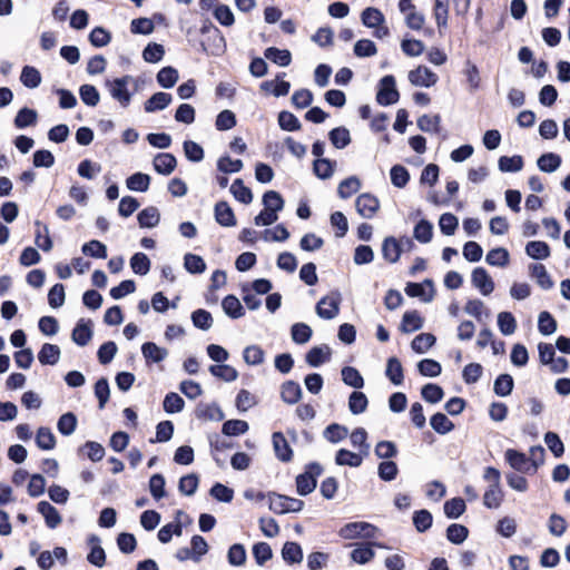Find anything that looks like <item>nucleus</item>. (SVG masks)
Listing matches in <instances>:
<instances>
[{
	"instance_id": "nucleus-1",
	"label": "nucleus",
	"mask_w": 570,
	"mask_h": 570,
	"mask_svg": "<svg viewBox=\"0 0 570 570\" xmlns=\"http://www.w3.org/2000/svg\"><path fill=\"white\" fill-rule=\"evenodd\" d=\"M134 81L135 79L127 75L121 78L106 80L105 85L112 99L118 101L121 107H127L129 106L132 97V92L129 91L128 87Z\"/></svg>"
},
{
	"instance_id": "nucleus-2",
	"label": "nucleus",
	"mask_w": 570,
	"mask_h": 570,
	"mask_svg": "<svg viewBox=\"0 0 570 570\" xmlns=\"http://www.w3.org/2000/svg\"><path fill=\"white\" fill-rule=\"evenodd\" d=\"M377 528L364 521L350 522L343 525L338 535L345 540L373 539L376 537Z\"/></svg>"
},
{
	"instance_id": "nucleus-3",
	"label": "nucleus",
	"mask_w": 570,
	"mask_h": 570,
	"mask_svg": "<svg viewBox=\"0 0 570 570\" xmlns=\"http://www.w3.org/2000/svg\"><path fill=\"white\" fill-rule=\"evenodd\" d=\"M341 302L342 297L337 291L322 297L315 307L317 316L323 320L335 318L340 313Z\"/></svg>"
},
{
	"instance_id": "nucleus-4",
	"label": "nucleus",
	"mask_w": 570,
	"mask_h": 570,
	"mask_svg": "<svg viewBox=\"0 0 570 570\" xmlns=\"http://www.w3.org/2000/svg\"><path fill=\"white\" fill-rule=\"evenodd\" d=\"M303 507L304 502L299 499L275 493L269 495V509L275 513L299 512Z\"/></svg>"
},
{
	"instance_id": "nucleus-5",
	"label": "nucleus",
	"mask_w": 570,
	"mask_h": 570,
	"mask_svg": "<svg viewBox=\"0 0 570 570\" xmlns=\"http://www.w3.org/2000/svg\"><path fill=\"white\" fill-rule=\"evenodd\" d=\"M504 458L513 470L530 475L535 473L534 463L524 453L513 449H508L504 453Z\"/></svg>"
},
{
	"instance_id": "nucleus-6",
	"label": "nucleus",
	"mask_w": 570,
	"mask_h": 570,
	"mask_svg": "<svg viewBox=\"0 0 570 570\" xmlns=\"http://www.w3.org/2000/svg\"><path fill=\"white\" fill-rule=\"evenodd\" d=\"M400 98V94L395 88V79L393 76H384L380 81V89L376 100L380 105L389 106L395 104Z\"/></svg>"
},
{
	"instance_id": "nucleus-7",
	"label": "nucleus",
	"mask_w": 570,
	"mask_h": 570,
	"mask_svg": "<svg viewBox=\"0 0 570 570\" xmlns=\"http://www.w3.org/2000/svg\"><path fill=\"white\" fill-rule=\"evenodd\" d=\"M471 283L483 296H489L494 291V282L483 267H475L471 273Z\"/></svg>"
},
{
	"instance_id": "nucleus-8",
	"label": "nucleus",
	"mask_w": 570,
	"mask_h": 570,
	"mask_svg": "<svg viewBox=\"0 0 570 570\" xmlns=\"http://www.w3.org/2000/svg\"><path fill=\"white\" fill-rule=\"evenodd\" d=\"M357 213L363 218H372L380 209V200L372 194H361L355 200Z\"/></svg>"
},
{
	"instance_id": "nucleus-9",
	"label": "nucleus",
	"mask_w": 570,
	"mask_h": 570,
	"mask_svg": "<svg viewBox=\"0 0 570 570\" xmlns=\"http://www.w3.org/2000/svg\"><path fill=\"white\" fill-rule=\"evenodd\" d=\"M438 76L425 66H419L409 72V81L416 87H432L438 82Z\"/></svg>"
},
{
	"instance_id": "nucleus-10",
	"label": "nucleus",
	"mask_w": 570,
	"mask_h": 570,
	"mask_svg": "<svg viewBox=\"0 0 570 570\" xmlns=\"http://www.w3.org/2000/svg\"><path fill=\"white\" fill-rule=\"evenodd\" d=\"M405 293L411 297H420L423 302H431L434 296L433 283L426 279L423 284L409 283Z\"/></svg>"
},
{
	"instance_id": "nucleus-11",
	"label": "nucleus",
	"mask_w": 570,
	"mask_h": 570,
	"mask_svg": "<svg viewBox=\"0 0 570 570\" xmlns=\"http://www.w3.org/2000/svg\"><path fill=\"white\" fill-rule=\"evenodd\" d=\"M272 441L276 458L282 462H289L293 458V451L283 433L274 432Z\"/></svg>"
},
{
	"instance_id": "nucleus-12",
	"label": "nucleus",
	"mask_w": 570,
	"mask_h": 570,
	"mask_svg": "<svg viewBox=\"0 0 570 570\" xmlns=\"http://www.w3.org/2000/svg\"><path fill=\"white\" fill-rule=\"evenodd\" d=\"M88 544L91 548L89 554L87 556L88 562L98 568H102L106 563V553L100 546V539L92 534L88 538Z\"/></svg>"
},
{
	"instance_id": "nucleus-13",
	"label": "nucleus",
	"mask_w": 570,
	"mask_h": 570,
	"mask_svg": "<svg viewBox=\"0 0 570 570\" xmlns=\"http://www.w3.org/2000/svg\"><path fill=\"white\" fill-rule=\"evenodd\" d=\"M365 458L366 455L358 451L352 452L346 449H340L335 455V463L342 466L346 465L351 468H358L362 465Z\"/></svg>"
},
{
	"instance_id": "nucleus-14",
	"label": "nucleus",
	"mask_w": 570,
	"mask_h": 570,
	"mask_svg": "<svg viewBox=\"0 0 570 570\" xmlns=\"http://www.w3.org/2000/svg\"><path fill=\"white\" fill-rule=\"evenodd\" d=\"M38 512L45 518L46 525L50 529H56L62 521L59 511L47 501L38 503Z\"/></svg>"
},
{
	"instance_id": "nucleus-15",
	"label": "nucleus",
	"mask_w": 570,
	"mask_h": 570,
	"mask_svg": "<svg viewBox=\"0 0 570 570\" xmlns=\"http://www.w3.org/2000/svg\"><path fill=\"white\" fill-rule=\"evenodd\" d=\"M215 219L224 227H234L237 224L235 214L226 202H219L215 205Z\"/></svg>"
},
{
	"instance_id": "nucleus-16",
	"label": "nucleus",
	"mask_w": 570,
	"mask_h": 570,
	"mask_svg": "<svg viewBox=\"0 0 570 570\" xmlns=\"http://www.w3.org/2000/svg\"><path fill=\"white\" fill-rule=\"evenodd\" d=\"M154 169L160 175H170L177 165L176 157L169 153L158 154L153 161Z\"/></svg>"
},
{
	"instance_id": "nucleus-17",
	"label": "nucleus",
	"mask_w": 570,
	"mask_h": 570,
	"mask_svg": "<svg viewBox=\"0 0 570 570\" xmlns=\"http://www.w3.org/2000/svg\"><path fill=\"white\" fill-rule=\"evenodd\" d=\"M196 416L205 421H222L224 413L216 403H200L196 409Z\"/></svg>"
},
{
	"instance_id": "nucleus-18",
	"label": "nucleus",
	"mask_w": 570,
	"mask_h": 570,
	"mask_svg": "<svg viewBox=\"0 0 570 570\" xmlns=\"http://www.w3.org/2000/svg\"><path fill=\"white\" fill-rule=\"evenodd\" d=\"M91 337H92L91 322L80 320L72 331V334H71L72 341L79 346H85L91 341Z\"/></svg>"
},
{
	"instance_id": "nucleus-19",
	"label": "nucleus",
	"mask_w": 570,
	"mask_h": 570,
	"mask_svg": "<svg viewBox=\"0 0 570 570\" xmlns=\"http://www.w3.org/2000/svg\"><path fill=\"white\" fill-rule=\"evenodd\" d=\"M331 357V348L327 345L314 346L306 354V362L313 367H317L327 362Z\"/></svg>"
},
{
	"instance_id": "nucleus-20",
	"label": "nucleus",
	"mask_w": 570,
	"mask_h": 570,
	"mask_svg": "<svg viewBox=\"0 0 570 570\" xmlns=\"http://www.w3.org/2000/svg\"><path fill=\"white\" fill-rule=\"evenodd\" d=\"M281 397L287 404H296L302 397V387L294 381H286L281 386Z\"/></svg>"
},
{
	"instance_id": "nucleus-21",
	"label": "nucleus",
	"mask_w": 570,
	"mask_h": 570,
	"mask_svg": "<svg viewBox=\"0 0 570 570\" xmlns=\"http://www.w3.org/2000/svg\"><path fill=\"white\" fill-rule=\"evenodd\" d=\"M60 355L58 345L45 343L38 353V360L43 365H55L59 362Z\"/></svg>"
},
{
	"instance_id": "nucleus-22",
	"label": "nucleus",
	"mask_w": 570,
	"mask_h": 570,
	"mask_svg": "<svg viewBox=\"0 0 570 570\" xmlns=\"http://www.w3.org/2000/svg\"><path fill=\"white\" fill-rule=\"evenodd\" d=\"M530 276L537 282L542 289H551L554 285L551 276L542 264H533L530 266Z\"/></svg>"
},
{
	"instance_id": "nucleus-23",
	"label": "nucleus",
	"mask_w": 570,
	"mask_h": 570,
	"mask_svg": "<svg viewBox=\"0 0 570 570\" xmlns=\"http://www.w3.org/2000/svg\"><path fill=\"white\" fill-rule=\"evenodd\" d=\"M423 327V318L416 311H407L403 314L401 322V331L403 333H412Z\"/></svg>"
},
{
	"instance_id": "nucleus-24",
	"label": "nucleus",
	"mask_w": 570,
	"mask_h": 570,
	"mask_svg": "<svg viewBox=\"0 0 570 570\" xmlns=\"http://www.w3.org/2000/svg\"><path fill=\"white\" fill-rule=\"evenodd\" d=\"M351 445L354 449H357L358 452L364 455H368L370 453V444L367 442V432L363 428H356L351 433H348Z\"/></svg>"
},
{
	"instance_id": "nucleus-25",
	"label": "nucleus",
	"mask_w": 570,
	"mask_h": 570,
	"mask_svg": "<svg viewBox=\"0 0 570 570\" xmlns=\"http://www.w3.org/2000/svg\"><path fill=\"white\" fill-rule=\"evenodd\" d=\"M144 357L154 363H159L168 356V351L153 342L144 343L141 346Z\"/></svg>"
},
{
	"instance_id": "nucleus-26",
	"label": "nucleus",
	"mask_w": 570,
	"mask_h": 570,
	"mask_svg": "<svg viewBox=\"0 0 570 570\" xmlns=\"http://www.w3.org/2000/svg\"><path fill=\"white\" fill-rule=\"evenodd\" d=\"M137 219L141 228H153L159 224L160 214L158 208L149 206L138 214Z\"/></svg>"
},
{
	"instance_id": "nucleus-27",
	"label": "nucleus",
	"mask_w": 570,
	"mask_h": 570,
	"mask_svg": "<svg viewBox=\"0 0 570 570\" xmlns=\"http://www.w3.org/2000/svg\"><path fill=\"white\" fill-rule=\"evenodd\" d=\"M401 247L395 237H386L382 244V255L390 263H396L401 256Z\"/></svg>"
},
{
	"instance_id": "nucleus-28",
	"label": "nucleus",
	"mask_w": 570,
	"mask_h": 570,
	"mask_svg": "<svg viewBox=\"0 0 570 570\" xmlns=\"http://www.w3.org/2000/svg\"><path fill=\"white\" fill-rule=\"evenodd\" d=\"M171 102V95L167 92H156L145 102L146 112H155L165 109Z\"/></svg>"
},
{
	"instance_id": "nucleus-29",
	"label": "nucleus",
	"mask_w": 570,
	"mask_h": 570,
	"mask_svg": "<svg viewBox=\"0 0 570 570\" xmlns=\"http://www.w3.org/2000/svg\"><path fill=\"white\" fill-rule=\"evenodd\" d=\"M35 225L37 227L35 235L36 245L43 252H50L52 248V240L49 235L48 226L39 220H36Z\"/></svg>"
},
{
	"instance_id": "nucleus-30",
	"label": "nucleus",
	"mask_w": 570,
	"mask_h": 570,
	"mask_svg": "<svg viewBox=\"0 0 570 570\" xmlns=\"http://www.w3.org/2000/svg\"><path fill=\"white\" fill-rule=\"evenodd\" d=\"M222 307L225 314L234 320L240 318L245 314L243 305L234 295H227L222 302Z\"/></svg>"
},
{
	"instance_id": "nucleus-31",
	"label": "nucleus",
	"mask_w": 570,
	"mask_h": 570,
	"mask_svg": "<svg viewBox=\"0 0 570 570\" xmlns=\"http://www.w3.org/2000/svg\"><path fill=\"white\" fill-rule=\"evenodd\" d=\"M503 500L501 484H490L483 495V503L489 509H498Z\"/></svg>"
},
{
	"instance_id": "nucleus-32",
	"label": "nucleus",
	"mask_w": 570,
	"mask_h": 570,
	"mask_svg": "<svg viewBox=\"0 0 570 570\" xmlns=\"http://www.w3.org/2000/svg\"><path fill=\"white\" fill-rule=\"evenodd\" d=\"M361 20L365 27L371 29L385 23L384 14L381 10L374 7L365 8L361 13Z\"/></svg>"
},
{
	"instance_id": "nucleus-33",
	"label": "nucleus",
	"mask_w": 570,
	"mask_h": 570,
	"mask_svg": "<svg viewBox=\"0 0 570 570\" xmlns=\"http://www.w3.org/2000/svg\"><path fill=\"white\" fill-rule=\"evenodd\" d=\"M208 370L212 375L225 382H234L238 377L236 368L228 364L210 365Z\"/></svg>"
},
{
	"instance_id": "nucleus-34",
	"label": "nucleus",
	"mask_w": 570,
	"mask_h": 570,
	"mask_svg": "<svg viewBox=\"0 0 570 570\" xmlns=\"http://www.w3.org/2000/svg\"><path fill=\"white\" fill-rule=\"evenodd\" d=\"M433 16L440 31L446 28L449 20V0H434Z\"/></svg>"
},
{
	"instance_id": "nucleus-35",
	"label": "nucleus",
	"mask_w": 570,
	"mask_h": 570,
	"mask_svg": "<svg viewBox=\"0 0 570 570\" xmlns=\"http://www.w3.org/2000/svg\"><path fill=\"white\" fill-rule=\"evenodd\" d=\"M313 335V331L306 323H295L291 327V337L294 343L306 344Z\"/></svg>"
},
{
	"instance_id": "nucleus-36",
	"label": "nucleus",
	"mask_w": 570,
	"mask_h": 570,
	"mask_svg": "<svg viewBox=\"0 0 570 570\" xmlns=\"http://www.w3.org/2000/svg\"><path fill=\"white\" fill-rule=\"evenodd\" d=\"M150 176L144 173H136L126 179V186L132 191H147L150 185Z\"/></svg>"
},
{
	"instance_id": "nucleus-37",
	"label": "nucleus",
	"mask_w": 570,
	"mask_h": 570,
	"mask_svg": "<svg viewBox=\"0 0 570 570\" xmlns=\"http://www.w3.org/2000/svg\"><path fill=\"white\" fill-rule=\"evenodd\" d=\"M525 253L533 259H546L550 256V247L541 240L529 242L525 246Z\"/></svg>"
},
{
	"instance_id": "nucleus-38",
	"label": "nucleus",
	"mask_w": 570,
	"mask_h": 570,
	"mask_svg": "<svg viewBox=\"0 0 570 570\" xmlns=\"http://www.w3.org/2000/svg\"><path fill=\"white\" fill-rule=\"evenodd\" d=\"M282 557L288 564L301 563L303 560L301 546L296 542H286L282 549Z\"/></svg>"
},
{
	"instance_id": "nucleus-39",
	"label": "nucleus",
	"mask_w": 570,
	"mask_h": 570,
	"mask_svg": "<svg viewBox=\"0 0 570 570\" xmlns=\"http://www.w3.org/2000/svg\"><path fill=\"white\" fill-rule=\"evenodd\" d=\"M336 161L327 158H317L313 164L314 174L321 179H328L333 176Z\"/></svg>"
},
{
	"instance_id": "nucleus-40",
	"label": "nucleus",
	"mask_w": 570,
	"mask_h": 570,
	"mask_svg": "<svg viewBox=\"0 0 570 570\" xmlns=\"http://www.w3.org/2000/svg\"><path fill=\"white\" fill-rule=\"evenodd\" d=\"M485 262L491 266L505 267L510 262V254L505 248L497 247L487 254Z\"/></svg>"
},
{
	"instance_id": "nucleus-41",
	"label": "nucleus",
	"mask_w": 570,
	"mask_h": 570,
	"mask_svg": "<svg viewBox=\"0 0 570 570\" xmlns=\"http://www.w3.org/2000/svg\"><path fill=\"white\" fill-rule=\"evenodd\" d=\"M361 188V181L356 176H351L342 180L337 188L341 198L346 199L356 194Z\"/></svg>"
},
{
	"instance_id": "nucleus-42",
	"label": "nucleus",
	"mask_w": 570,
	"mask_h": 570,
	"mask_svg": "<svg viewBox=\"0 0 570 570\" xmlns=\"http://www.w3.org/2000/svg\"><path fill=\"white\" fill-rule=\"evenodd\" d=\"M498 167L502 173H518L523 168V158L519 155L502 156L498 160Z\"/></svg>"
},
{
	"instance_id": "nucleus-43",
	"label": "nucleus",
	"mask_w": 570,
	"mask_h": 570,
	"mask_svg": "<svg viewBox=\"0 0 570 570\" xmlns=\"http://www.w3.org/2000/svg\"><path fill=\"white\" fill-rule=\"evenodd\" d=\"M343 382L354 389H362L364 386V379L356 370L352 366H345L341 371Z\"/></svg>"
},
{
	"instance_id": "nucleus-44",
	"label": "nucleus",
	"mask_w": 570,
	"mask_h": 570,
	"mask_svg": "<svg viewBox=\"0 0 570 570\" xmlns=\"http://www.w3.org/2000/svg\"><path fill=\"white\" fill-rule=\"evenodd\" d=\"M413 237L422 244L430 243L433 237V225L426 219H421L414 227Z\"/></svg>"
},
{
	"instance_id": "nucleus-45",
	"label": "nucleus",
	"mask_w": 570,
	"mask_h": 570,
	"mask_svg": "<svg viewBox=\"0 0 570 570\" xmlns=\"http://www.w3.org/2000/svg\"><path fill=\"white\" fill-rule=\"evenodd\" d=\"M538 167L541 171L553 173L561 165V157L553 153H547L539 157Z\"/></svg>"
},
{
	"instance_id": "nucleus-46",
	"label": "nucleus",
	"mask_w": 570,
	"mask_h": 570,
	"mask_svg": "<svg viewBox=\"0 0 570 570\" xmlns=\"http://www.w3.org/2000/svg\"><path fill=\"white\" fill-rule=\"evenodd\" d=\"M324 438L331 443H338L348 436V429L344 425L333 423L323 432Z\"/></svg>"
},
{
	"instance_id": "nucleus-47",
	"label": "nucleus",
	"mask_w": 570,
	"mask_h": 570,
	"mask_svg": "<svg viewBox=\"0 0 570 570\" xmlns=\"http://www.w3.org/2000/svg\"><path fill=\"white\" fill-rule=\"evenodd\" d=\"M435 343V336L431 333H422L415 336L411 343V347L419 354L426 353Z\"/></svg>"
},
{
	"instance_id": "nucleus-48",
	"label": "nucleus",
	"mask_w": 570,
	"mask_h": 570,
	"mask_svg": "<svg viewBox=\"0 0 570 570\" xmlns=\"http://www.w3.org/2000/svg\"><path fill=\"white\" fill-rule=\"evenodd\" d=\"M243 358L248 365H261L265 360V352L258 345H249L244 348Z\"/></svg>"
},
{
	"instance_id": "nucleus-49",
	"label": "nucleus",
	"mask_w": 570,
	"mask_h": 570,
	"mask_svg": "<svg viewBox=\"0 0 570 570\" xmlns=\"http://www.w3.org/2000/svg\"><path fill=\"white\" fill-rule=\"evenodd\" d=\"M36 443L41 450H52L56 446V438L49 428L41 426L37 431Z\"/></svg>"
},
{
	"instance_id": "nucleus-50",
	"label": "nucleus",
	"mask_w": 570,
	"mask_h": 570,
	"mask_svg": "<svg viewBox=\"0 0 570 570\" xmlns=\"http://www.w3.org/2000/svg\"><path fill=\"white\" fill-rule=\"evenodd\" d=\"M385 374L394 385H400L403 382V367L396 357L387 360Z\"/></svg>"
},
{
	"instance_id": "nucleus-51",
	"label": "nucleus",
	"mask_w": 570,
	"mask_h": 570,
	"mask_svg": "<svg viewBox=\"0 0 570 570\" xmlns=\"http://www.w3.org/2000/svg\"><path fill=\"white\" fill-rule=\"evenodd\" d=\"M265 57L281 67H286L292 61V56L288 50L277 49L274 47L267 48L265 50Z\"/></svg>"
},
{
	"instance_id": "nucleus-52",
	"label": "nucleus",
	"mask_w": 570,
	"mask_h": 570,
	"mask_svg": "<svg viewBox=\"0 0 570 570\" xmlns=\"http://www.w3.org/2000/svg\"><path fill=\"white\" fill-rule=\"evenodd\" d=\"M375 557V552L371 548V544H357L356 548L351 552V559L358 563L365 564Z\"/></svg>"
},
{
	"instance_id": "nucleus-53",
	"label": "nucleus",
	"mask_w": 570,
	"mask_h": 570,
	"mask_svg": "<svg viewBox=\"0 0 570 570\" xmlns=\"http://www.w3.org/2000/svg\"><path fill=\"white\" fill-rule=\"evenodd\" d=\"M20 80L23 86L33 89L41 83V75L35 67L26 66L21 71Z\"/></svg>"
},
{
	"instance_id": "nucleus-54",
	"label": "nucleus",
	"mask_w": 570,
	"mask_h": 570,
	"mask_svg": "<svg viewBox=\"0 0 570 570\" xmlns=\"http://www.w3.org/2000/svg\"><path fill=\"white\" fill-rule=\"evenodd\" d=\"M430 424L432 429L439 434H446L454 429V424L443 413L434 414L430 420Z\"/></svg>"
},
{
	"instance_id": "nucleus-55",
	"label": "nucleus",
	"mask_w": 570,
	"mask_h": 570,
	"mask_svg": "<svg viewBox=\"0 0 570 570\" xmlns=\"http://www.w3.org/2000/svg\"><path fill=\"white\" fill-rule=\"evenodd\" d=\"M263 205L266 209L277 214L284 208V199L275 190H268L263 195Z\"/></svg>"
},
{
	"instance_id": "nucleus-56",
	"label": "nucleus",
	"mask_w": 570,
	"mask_h": 570,
	"mask_svg": "<svg viewBox=\"0 0 570 570\" xmlns=\"http://www.w3.org/2000/svg\"><path fill=\"white\" fill-rule=\"evenodd\" d=\"M233 196L243 204H249L253 200L252 190L246 187L242 179H236L230 186Z\"/></svg>"
},
{
	"instance_id": "nucleus-57",
	"label": "nucleus",
	"mask_w": 570,
	"mask_h": 570,
	"mask_svg": "<svg viewBox=\"0 0 570 570\" xmlns=\"http://www.w3.org/2000/svg\"><path fill=\"white\" fill-rule=\"evenodd\" d=\"M77 417L73 413L68 412L62 414L57 423V429L62 435H71L77 428Z\"/></svg>"
},
{
	"instance_id": "nucleus-58",
	"label": "nucleus",
	"mask_w": 570,
	"mask_h": 570,
	"mask_svg": "<svg viewBox=\"0 0 570 570\" xmlns=\"http://www.w3.org/2000/svg\"><path fill=\"white\" fill-rule=\"evenodd\" d=\"M367 404V397L363 392L354 391L348 397V409L355 415L365 412Z\"/></svg>"
},
{
	"instance_id": "nucleus-59",
	"label": "nucleus",
	"mask_w": 570,
	"mask_h": 570,
	"mask_svg": "<svg viewBox=\"0 0 570 570\" xmlns=\"http://www.w3.org/2000/svg\"><path fill=\"white\" fill-rule=\"evenodd\" d=\"M498 326L503 335H512L517 330V321L510 312L498 314Z\"/></svg>"
},
{
	"instance_id": "nucleus-60",
	"label": "nucleus",
	"mask_w": 570,
	"mask_h": 570,
	"mask_svg": "<svg viewBox=\"0 0 570 570\" xmlns=\"http://www.w3.org/2000/svg\"><path fill=\"white\" fill-rule=\"evenodd\" d=\"M178 80V71L173 67H164L157 73V81L163 88H171Z\"/></svg>"
},
{
	"instance_id": "nucleus-61",
	"label": "nucleus",
	"mask_w": 570,
	"mask_h": 570,
	"mask_svg": "<svg viewBox=\"0 0 570 570\" xmlns=\"http://www.w3.org/2000/svg\"><path fill=\"white\" fill-rule=\"evenodd\" d=\"M328 136L333 146L337 149H343L351 142L350 131L345 127L334 128Z\"/></svg>"
},
{
	"instance_id": "nucleus-62",
	"label": "nucleus",
	"mask_w": 570,
	"mask_h": 570,
	"mask_svg": "<svg viewBox=\"0 0 570 570\" xmlns=\"http://www.w3.org/2000/svg\"><path fill=\"white\" fill-rule=\"evenodd\" d=\"M227 560L233 567H242L246 562V550L243 544L235 543L230 546L227 552Z\"/></svg>"
},
{
	"instance_id": "nucleus-63",
	"label": "nucleus",
	"mask_w": 570,
	"mask_h": 570,
	"mask_svg": "<svg viewBox=\"0 0 570 570\" xmlns=\"http://www.w3.org/2000/svg\"><path fill=\"white\" fill-rule=\"evenodd\" d=\"M513 389V379L509 374H501L494 381V393L499 396H508Z\"/></svg>"
},
{
	"instance_id": "nucleus-64",
	"label": "nucleus",
	"mask_w": 570,
	"mask_h": 570,
	"mask_svg": "<svg viewBox=\"0 0 570 570\" xmlns=\"http://www.w3.org/2000/svg\"><path fill=\"white\" fill-rule=\"evenodd\" d=\"M130 267L135 274L146 275L150 269V261L144 253H136L130 258Z\"/></svg>"
}]
</instances>
